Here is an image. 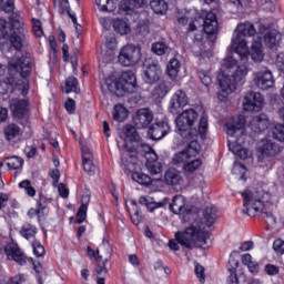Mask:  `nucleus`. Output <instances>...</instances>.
I'll list each match as a JSON object with an SVG mask.
<instances>
[{"label":"nucleus","instance_id":"1","mask_svg":"<svg viewBox=\"0 0 284 284\" xmlns=\"http://www.w3.org/2000/svg\"><path fill=\"white\" fill-rule=\"evenodd\" d=\"M256 28L252 22H241L237 24L229 47L230 52H235L240 60H236L232 53H227L223 59L221 69L217 73V83L220 92L217 99L227 101V97L236 92L237 85H243L250 74V62H247V40L245 37H254Z\"/></svg>","mask_w":284,"mask_h":284},{"label":"nucleus","instance_id":"2","mask_svg":"<svg viewBox=\"0 0 284 284\" xmlns=\"http://www.w3.org/2000/svg\"><path fill=\"white\" fill-rule=\"evenodd\" d=\"M145 6V0H123L118 10L119 18H100V23L110 30L113 28L116 34L125 36L130 34V19L138 23L140 28H148L150 26V18L146 11L141 10Z\"/></svg>","mask_w":284,"mask_h":284},{"label":"nucleus","instance_id":"3","mask_svg":"<svg viewBox=\"0 0 284 284\" xmlns=\"http://www.w3.org/2000/svg\"><path fill=\"white\" fill-rule=\"evenodd\" d=\"M0 49L2 52H8V50H21L23 48V41H26V36L28 30L26 29V23L19 13H12L10 17V22L4 18H0Z\"/></svg>","mask_w":284,"mask_h":284},{"label":"nucleus","instance_id":"4","mask_svg":"<svg viewBox=\"0 0 284 284\" xmlns=\"http://www.w3.org/2000/svg\"><path fill=\"white\" fill-rule=\"evenodd\" d=\"M9 78L3 82L7 85L8 90L14 92V90H19L22 97L28 94V90H30V83L28 82V74L32 72V65L30 62V57L19 55L13 57L8 64Z\"/></svg>","mask_w":284,"mask_h":284},{"label":"nucleus","instance_id":"5","mask_svg":"<svg viewBox=\"0 0 284 284\" xmlns=\"http://www.w3.org/2000/svg\"><path fill=\"white\" fill-rule=\"evenodd\" d=\"M242 196L244 199V214H247V216H264L268 225H276V217L267 212L272 202V194L258 189L253 191L246 190L242 193Z\"/></svg>","mask_w":284,"mask_h":284},{"label":"nucleus","instance_id":"6","mask_svg":"<svg viewBox=\"0 0 284 284\" xmlns=\"http://www.w3.org/2000/svg\"><path fill=\"white\" fill-rule=\"evenodd\" d=\"M199 214L187 212L184 215V221H193L192 224L183 232H178L175 239L180 245L184 247H205L207 245V239L210 234L205 232L203 223L199 222Z\"/></svg>","mask_w":284,"mask_h":284},{"label":"nucleus","instance_id":"7","mask_svg":"<svg viewBox=\"0 0 284 284\" xmlns=\"http://www.w3.org/2000/svg\"><path fill=\"white\" fill-rule=\"evenodd\" d=\"M229 150L242 160L248 159L250 151L243 146L245 134V116L237 115L225 124Z\"/></svg>","mask_w":284,"mask_h":284},{"label":"nucleus","instance_id":"8","mask_svg":"<svg viewBox=\"0 0 284 284\" xmlns=\"http://www.w3.org/2000/svg\"><path fill=\"white\" fill-rule=\"evenodd\" d=\"M196 121H199V113L194 109H186L176 116L175 125L180 132H189L190 139H194L195 136L205 139V134L207 133V118L202 116L200 119L199 129L194 128Z\"/></svg>","mask_w":284,"mask_h":284},{"label":"nucleus","instance_id":"9","mask_svg":"<svg viewBox=\"0 0 284 284\" xmlns=\"http://www.w3.org/2000/svg\"><path fill=\"white\" fill-rule=\"evenodd\" d=\"M105 85L112 94L122 97L123 92H134L136 89V75L132 71L123 72L119 78L110 75Z\"/></svg>","mask_w":284,"mask_h":284},{"label":"nucleus","instance_id":"10","mask_svg":"<svg viewBox=\"0 0 284 284\" xmlns=\"http://www.w3.org/2000/svg\"><path fill=\"white\" fill-rule=\"evenodd\" d=\"M201 151V145L196 140H193L189 143V145L181 152L176 153L173 158V163L179 165V163H186L184 165V172H196L203 162L201 160H192L196 158L199 152Z\"/></svg>","mask_w":284,"mask_h":284},{"label":"nucleus","instance_id":"11","mask_svg":"<svg viewBox=\"0 0 284 284\" xmlns=\"http://www.w3.org/2000/svg\"><path fill=\"white\" fill-rule=\"evenodd\" d=\"M178 21L180 26L189 23L187 32L193 41H196L197 43L203 41V29L201 27L203 19L199 17L195 9H184L179 11Z\"/></svg>","mask_w":284,"mask_h":284},{"label":"nucleus","instance_id":"12","mask_svg":"<svg viewBox=\"0 0 284 284\" xmlns=\"http://www.w3.org/2000/svg\"><path fill=\"white\" fill-rule=\"evenodd\" d=\"M163 77V70L159 60L149 58L143 63L142 79L144 83L152 85Z\"/></svg>","mask_w":284,"mask_h":284},{"label":"nucleus","instance_id":"13","mask_svg":"<svg viewBox=\"0 0 284 284\" xmlns=\"http://www.w3.org/2000/svg\"><path fill=\"white\" fill-rule=\"evenodd\" d=\"M118 61L124 68L136 65L141 61V47L134 44L124 45L120 50Z\"/></svg>","mask_w":284,"mask_h":284},{"label":"nucleus","instance_id":"14","mask_svg":"<svg viewBox=\"0 0 284 284\" xmlns=\"http://www.w3.org/2000/svg\"><path fill=\"white\" fill-rule=\"evenodd\" d=\"M257 37H260V41H264L265 45L270 48V50H276L278 45H281V41L283 36L276 30L264 24L260 26Z\"/></svg>","mask_w":284,"mask_h":284},{"label":"nucleus","instance_id":"15","mask_svg":"<svg viewBox=\"0 0 284 284\" xmlns=\"http://www.w3.org/2000/svg\"><path fill=\"white\" fill-rule=\"evenodd\" d=\"M257 37H260V41H264L265 45L270 48V50H276L278 45H281V41L283 36L276 30L264 24L260 26Z\"/></svg>","mask_w":284,"mask_h":284},{"label":"nucleus","instance_id":"16","mask_svg":"<svg viewBox=\"0 0 284 284\" xmlns=\"http://www.w3.org/2000/svg\"><path fill=\"white\" fill-rule=\"evenodd\" d=\"M253 83L258 90H270V88H274V74L266 67H262L253 72Z\"/></svg>","mask_w":284,"mask_h":284},{"label":"nucleus","instance_id":"17","mask_svg":"<svg viewBox=\"0 0 284 284\" xmlns=\"http://www.w3.org/2000/svg\"><path fill=\"white\" fill-rule=\"evenodd\" d=\"M123 134L125 136V140L121 139L118 141V148L120 150H125L129 153L136 152V146L129 145V143H139L141 141V136L139 135V132H136V129L130 124H126L123 128Z\"/></svg>","mask_w":284,"mask_h":284},{"label":"nucleus","instance_id":"18","mask_svg":"<svg viewBox=\"0 0 284 284\" xmlns=\"http://www.w3.org/2000/svg\"><path fill=\"white\" fill-rule=\"evenodd\" d=\"M265 103V98L260 92H247L244 95L242 106L244 112H261Z\"/></svg>","mask_w":284,"mask_h":284},{"label":"nucleus","instance_id":"19","mask_svg":"<svg viewBox=\"0 0 284 284\" xmlns=\"http://www.w3.org/2000/svg\"><path fill=\"white\" fill-rule=\"evenodd\" d=\"M142 148L146 150L144 156L146 160L145 168L148 172L153 175L161 174L163 172V164L159 162V155L152 146L141 143Z\"/></svg>","mask_w":284,"mask_h":284},{"label":"nucleus","instance_id":"20","mask_svg":"<svg viewBox=\"0 0 284 284\" xmlns=\"http://www.w3.org/2000/svg\"><path fill=\"white\" fill-rule=\"evenodd\" d=\"M164 183L175 190V192H181L183 190V174L181 171L171 168L164 173Z\"/></svg>","mask_w":284,"mask_h":284},{"label":"nucleus","instance_id":"21","mask_svg":"<svg viewBox=\"0 0 284 284\" xmlns=\"http://www.w3.org/2000/svg\"><path fill=\"white\" fill-rule=\"evenodd\" d=\"M247 63L250 69V57L254 63H263L265 59V50L263 49V42L261 41V37H256L253 40L251 48L247 47Z\"/></svg>","mask_w":284,"mask_h":284},{"label":"nucleus","instance_id":"22","mask_svg":"<svg viewBox=\"0 0 284 284\" xmlns=\"http://www.w3.org/2000/svg\"><path fill=\"white\" fill-rule=\"evenodd\" d=\"M4 254L8 261H14V263H17L18 265L23 266L26 265V263H28V257L26 256L23 251L19 248V245L14 243H10L6 245Z\"/></svg>","mask_w":284,"mask_h":284},{"label":"nucleus","instance_id":"23","mask_svg":"<svg viewBox=\"0 0 284 284\" xmlns=\"http://www.w3.org/2000/svg\"><path fill=\"white\" fill-rule=\"evenodd\" d=\"M190 103V99L187 98V94L183 90H178L174 92V94L171 97L170 103H169V111L171 114H176L179 110H183L185 105Z\"/></svg>","mask_w":284,"mask_h":284},{"label":"nucleus","instance_id":"24","mask_svg":"<svg viewBox=\"0 0 284 284\" xmlns=\"http://www.w3.org/2000/svg\"><path fill=\"white\" fill-rule=\"evenodd\" d=\"M257 150L262 156L270 159L281 152V146L274 140L266 138L258 142Z\"/></svg>","mask_w":284,"mask_h":284},{"label":"nucleus","instance_id":"25","mask_svg":"<svg viewBox=\"0 0 284 284\" xmlns=\"http://www.w3.org/2000/svg\"><path fill=\"white\" fill-rule=\"evenodd\" d=\"M168 132H170V124H168V121L161 120L149 128L148 136L152 141H161L163 136L168 135Z\"/></svg>","mask_w":284,"mask_h":284},{"label":"nucleus","instance_id":"26","mask_svg":"<svg viewBox=\"0 0 284 284\" xmlns=\"http://www.w3.org/2000/svg\"><path fill=\"white\" fill-rule=\"evenodd\" d=\"M154 121V113L150 109H140L133 116V123L138 130H145Z\"/></svg>","mask_w":284,"mask_h":284},{"label":"nucleus","instance_id":"27","mask_svg":"<svg viewBox=\"0 0 284 284\" xmlns=\"http://www.w3.org/2000/svg\"><path fill=\"white\" fill-rule=\"evenodd\" d=\"M203 31L205 34H216L219 32V19L214 11L206 13L203 20Z\"/></svg>","mask_w":284,"mask_h":284},{"label":"nucleus","instance_id":"28","mask_svg":"<svg viewBox=\"0 0 284 284\" xmlns=\"http://www.w3.org/2000/svg\"><path fill=\"white\" fill-rule=\"evenodd\" d=\"M248 128L255 133L263 132L270 128V120L266 114H260L251 120Z\"/></svg>","mask_w":284,"mask_h":284},{"label":"nucleus","instance_id":"29","mask_svg":"<svg viewBox=\"0 0 284 284\" xmlns=\"http://www.w3.org/2000/svg\"><path fill=\"white\" fill-rule=\"evenodd\" d=\"M10 109L14 119H23L28 114V101L26 100H11Z\"/></svg>","mask_w":284,"mask_h":284},{"label":"nucleus","instance_id":"30","mask_svg":"<svg viewBox=\"0 0 284 284\" xmlns=\"http://www.w3.org/2000/svg\"><path fill=\"white\" fill-rule=\"evenodd\" d=\"M82 165L84 168V172H87V174L90 176L97 172V166L92 161V152H90V149L85 146H82Z\"/></svg>","mask_w":284,"mask_h":284},{"label":"nucleus","instance_id":"31","mask_svg":"<svg viewBox=\"0 0 284 284\" xmlns=\"http://www.w3.org/2000/svg\"><path fill=\"white\" fill-rule=\"evenodd\" d=\"M129 172H131V179L132 181H135V183H139L140 185H152V178H150L145 173L134 172L135 168L134 164H125Z\"/></svg>","mask_w":284,"mask_h":284},{"label":"nucleus","instance_id":"32","mask_svg":"<svg viewBox=\"0 0 284 284\" xmlns=\"http://www.w3.org/2000/svg\"><path fill=\"white\" fill-rule=\"evenodd\" d=\"M179 72H181V61L173 58L166 64V75L171 81H179Z\"/></svg>","mask_w":284,"mask_h":284},{"label":"nucleus","instance_id":"33","mask_svg":"<svg viewBox=\"0 0 284 284\" xmlns=\"http://www.w3.org/2000/svg\"><path fill=\"white\" fill-rule=\"evenodd\" d=\"M170 210L171 212H173V214H187V212L192 211H187L185 213V196L183 195H175L172 200V203H170Z\"/></svg>","mask_w":284,"mask_h":284},{"label":"nucleus","instance_id":"34","mask_svg":"<svg viewBox=\"0 0 284 284\" xmlns=\"http://www.w3.org/2000/svg\"><path fill=\"white\" fill-rule=\"evenodd\" d=\"M170 90L172 88L165 81H161L153 90L152 97L158 101V99H165L168 94L170 93Z\"/></svg>","mask_w":284,"mask_h":284},{"label":"nucleus","instance_id":"35","mask_svg":"<svg viewBox=\"0 0 284 284\" xmlns=\"http://www.w3.org/2000/svg\"><path fill=\"white\" fill-rule=\"evenodd\" d=\"M7 165L8 170H21L23 168V159L19 156L7 158L3 162L0 161V170Z\"/></svg>","mask_w":284,"mask_h":284},{"label":"nucleus","instance_id":"36","mask_svg":"<svg viewBox=\"0 0 284 284\" xmlns=\"http://www.w3.org/2000/svg\"><path fill=\"white\" fill-rule=\"evenodd\" d=\"M140 205H144L149 212H154V210H159V207H163L165 203H155L154 199L150 195H143L139 200Z\"/></svg>","mask_w":284,"mask_h":284},{"label":"nucleus","instance_id":"37","mask_svg":"<svg viewBox=\"0 0 284 284\" xmlns=\"http://www.w3.org/2000/svg\"><path fill=\"white\" fill-rule=\"evenodd\" d=\"M53 2L60 7V10L62 12H68L69 17L71 18L72 23L75 27V30H79L81 26H79V22L77 21V16L74 13L70 12V2L68 0H53Z\"/></svg>","mask_w":284,"mask_h":284},{"label":"nucleus","instance_id":"38","mask_svg":"<svg viewBox=\"0 0 284 284\" xmlns=\"http://www.w3.org/2000/svg\"><path fill=\"white\" fill-rule=\"evenodd\" d=\"M229 265L230 275L227 277V283L239 284V275H236V267H239V262L234 258V255L230 256Z\"/></svg>","mask_w":284,"mask_h":284},{"label":"nucleus","instance_id":"39","mask_svg":"<svg viewBox=\"0 0 284 284\" xmlns=\"http://www.w3.org/2000/svg\"><path fill=\"white\" fill-rule=\"evenodd\" d=\"M128 109L124 108L123 104H115L113 108L112 116L113 121H116L118 123H123L125 119L128 118Z\"/></svg>","mask_w":284,"mask_h":284},{"label":"nucleus","instance_id":"40","mask_svg":"<svg viewBox=\"0 0 284 284\" xmlns=\"http://www.w3.org/2000/svg\"><path fill=\"white\" fill-rule=\"evenodd\" d=\"M97 254L100 260L104 256V263H108L112 256V246H110V242L104 240L102 245L98 248Z\"/></svg>","mask_w":284,"mask_h":284},{"label":"nucleus","instance_id":"41","mask_svg":"<svg viewBox=\"0 0 284 284\" xmlns=\"http://www.w3.org/2000/svg\"><path fill=\"white\" fill-rule=\"evenodd\" d=\"M150 6L155 14H165L169 9L168 1L165 0H151Z\"/></svg>","mask_w":284,"mask_h":284},{"label":"nucleus","instance_id":"42","mask_svg":"<svg viewBox=\"0 0 284 284\" xmlns=\"http://www.w3.org/2000/svg\"><path fill=\"white\" fill-rule=\"evenodd\" d=\"M63 92L70 94V92H75L79 94V80L74 77H70L67 81L64 87L62 88Z\"/></svg>","mask_w":284,"mask_h":284},{"label":"nucleus","instance_id":"43","mask_svg":"<svg viewBox=\"0 0 284 284\" xmlns=\"http://www.w3.org/2000/svg\"><path fill=\"white\" fill-rule=\"evenodd\" d=\"M20 234L21 236H23V239H27V241H30L31 239H34V236H37V226L30 223H27L22 225L20 230Z\"/></svg>","mask_w":284,"mask_h":284},{"label":"nucleus","instance_id":"44","mask_svg":"<svg viewBox=\"0 0 284 284\" xmlns=\"http://www.w3.org/2000/svg\"><path fill=\"white\" fill-rule=\"evenodd\" d=\"M95 6L100 12H112L116 8L114 0H95Z\"/></svg>","mask_w":284,"mask_h":284},{"label":"nucleus","instance_id":"45","mask_svg":"<svg viewBox=\"0 0 284 284\" xmlns=\"http://www.w3.org/2000/svg\"><path fill=\"white\" fill-rule=\"evenodd\" d=\"M152 53L158 57H163V54H168L170 52V47L165 44V42H155L151 47Z\"/></svg>","mask_w":284,"mask_h":284},{"label":"nucleus","instance_id":"46","mask_svg":"<svg viewBox=\"0 0 284 284\" xmlns=\"http://www.w3.org/2000/svg\"><path fill=\"white\" fill-rule=\"evenodd\" d=\"M128 203H129V205H131L133 207V213H132V211H129L131 221L134 225H139L141 223V211H139L136 209V201L131 200Z\"/></svg>","mask_w":284,"mask_h":284},{"label":"nucleus","instance_id":"47","mask_svg":"<svg viewBox=\"0 0 284 284\" xmlns=\"http://www.w3.org/2000/svg\"><path fill=\"white\" fill-rule=\"evenodd\" d=\"M194 274L201 284H205V266L199 262L194 263Z\"/></svg>","mask_w":284,"mask_h":284},{"label":"nucleus","instance_id":"48","mask_svg":"<svg viewBox=\"0 0 284 284\" xmlns=\"http://www.w3.org/2000/svg\"><path fill=\"white\" fill-rule=\"evenodd\" d=\"M272 133L274 139L280 141V143H284V124L277 123L273 126Z\"/></svg>","mask_w":284,"mask_h":284},{"label":"nucleus","instance_id":"49","mask_svg":"<svg viewBox=\"0 0 284 284\" xmlns=\"http://www.w3.org/2000/svg\"><path fill=\"white\" fill-rule=\"evenodd\" d=\"M21 134V129L17 124H9L6 129V135L9 141H12L16 136H19Z\"/></svg>","mask_w":284,"mask_h":284},{"label":"nucleus","instance_id":"50","mask_svg":"<svg viewBox=\"0 0 284 284\" xmlns=\"http://www.w3.org/2000/svg\"><path fill=\"white\" fill-rule=\"evenodd\" d=\"M19 187H21V190H24L26 194H28V196H36L37 195V190H34L32 187V183L29 180H24L22 182L19 183Z\"/></svg>","mask_w":284,"mask_h":284},{"label":"nucleus","instance_id":"51","mask_svg":"<svg viewBox=\"0 0 284 284\" xmlns=\"http://www.w3.org/2000/svg\"><path fill=\"white\" fill-rule=\"evenodd\" d=\"M200 81L207 88L210 93V85H212V73L210 71H200L199 73Z\"/></svg>","mask_w":284,"mask_h":284},{"label":"nucleus","instance_id":"52","mask_svg":"<svg viewBox=\"0 0 284 284\" xmlns=\"http://www.w3.org/2000/svg\"><path fill=\"white\" fill-rule=\"evenodd\" d=\"M245 172H247V169L245 168V165L235 162L234 166H233V174H237V176H240V179H242V181H245Z\"/></svg>","mask_w":284,"mask_h":284},{"label":"nucleus","instance_id":"53","mask_svg":"<svg viewBox=\"0 0 284 284\" xmlns=\"http://www.w3.org/2000/svg\"><path fill=\"white\" fill-rule=\"evenodd\" d=\"M0 8L7 13L14 12V0H1Z\"/></svg>","mask_w":284,"mask_h":284},{"label":"nucleus","instance_id":"54","mask_svg":"<svg viewBox=\"0 0 284 284\" xmlns=\"http://www.w3.org/2000/svg\"><path fill=\"white\" fill-rule=\"evenodd\" d=\"M32 30L33 34L38 38L43 37V28L41 27V21L38 19H32Z\"/></svg>","mask_w":284,"mask_h":284},{"label":"nucleus","instance_id":"55","mask_svg":"<svg viewBox=\"0 0 284 284\" xmlns=\"http://www.w3.org/2000/svg\"><path fill=\"white\" fill-rule=\"evenodd\" d=\"M32 248L34 256L41 257L43 256V254H45V248L43 247V245H41V242L39 241L32 242Z\"/></svg>","mask_w":284,"mask_h":284},{"label":"nucleus","instance_id":"56","mask_svg":"<svg viewBox=\"0 0 284 284\" xmlns=\"http://www.w3.org/2000/svg\"><path fill=\"white\" fill-rule=\"evenodd\" d=\"M105 47L111 51L116 50V37H114V33H110L106 37Z\"/></svg>","mask_w":284,"mask_h":284},{"label":"nucleus","instance_id":"57","mask_svg":"<svg viewBox=\"0 0 284 284\" xmlns=\"http://www.w3.org/2000/svg\"><path fill=\"white\" fill-rule=\"evenodd\" d=\"M85 219H88V209H85V206H80L77 214L75 223H83Z\"/></svg>","mask_w":284,"mask_h":284},{"label":"nucleus","instance_id":"58","mask_svg":"<svg viewBox=\"0 0 284 284\" xmlns=\"http://www.w3.org/2000/svg\"><path fill=\"white\" fill-rule=\"evenodd\" d=\"M264 272H266L268 276H276V274H278L280 272V268L274 264H266L264 267Z\"/></svg>","mask_w":284,"mask_h":284},{"label":"nucleus","instance_id":"59","mask_svg":"<svg viewBox=\"0 0 284 284\" xmlns=\"http://www.w3.org/2000/svg\"><path fill=\"white\" fill-rule=\"evenodd\" d=\"M273 250L276 254H284V241L275 240L273 243Z\"/></svg>","mask_w":284,"mask_h":284},{"label":"nucleus","instance_id":"60","mask_svg":"<svg viewBox=\"0 0 284 284\" xmlns=\"http://www.w3.org/2000/svg\"><path fill=\"white\" fill-rule=\"evenodd\" d=\"M204 221H205L207 227H212V225H214V223L216 221V216L212 213H209V211L206 210L204 213Z\"/></svg>","mask_w":284,"mask_h":284},{"label":"nucleus","instance_id":"61","mask_svg":"<svg viewBox=\"0 0 284 284\" xmlns=\"http://www.w3.org/2000/svg\"><path fill=\"white\" fill-rule=\"evenodd\" d=\"M275 63H276L277 70H280V72H283L284 74V52H281L277 54Z\"/></svg>","mask_w":284,"mask_h":284},{"label":"nucleus","instance_id":"62","mask_svg":"<svg viewBox=\"0 0 284 284\" xmlns=\"http://www.w3.org/2000/svg\"><path fill=\"white\" fill-rule=\"evenodd\" d=\"M64 108H65L67 112H69L70 114H74V112L77 110L74 100L68 99L65 104H64Z\"/></svg>","mask_w":284,"mask_h":284},{"label":"nucleus","instance_id":"63","mask_svg":"<svg viewBox=\"0 0 284 284\" xmlns=\"http://www.w3.org/2000/svg\"><path fill=\"white\" fill-rule=\"evenodd\" d=\"M58 192L62 199H68L70 191L65 187V184L61 183L58 185Z\"/></svg>","mask_w":284,"mask_h":284},{"label":"nucleus","instance_id":"64","mask_svg":"<svg viewBox=\"0 0 284 284\" xmlns=\"http://www.w3.org/2000/svg\"><path fill=\"white\" fill-rule=\"evenodd\" d=\"M88 205H90V191H85L81 199V206L88 209Z\"/></svg>","mask_w":284,"mask_h":284}]
</instances>
